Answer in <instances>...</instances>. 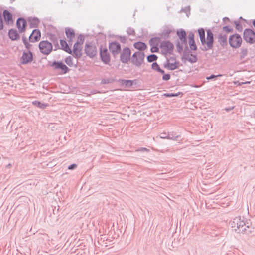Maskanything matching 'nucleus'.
Instances as JSON below:
<instances>
[{
    "label": "nucleus",
    "instance_id": "1",
    "mask_svg": "<svg viewBox=\"0 0 255 255\" xmlns=\"http://www.w3.org/2000/svg\"><path fill=\"white\" fill-rule=\"evenodd\" d=\"M200 40L202 44V49L204 51H207L212 49L214 42V35L210 29L207 30V39L205 38V32L203 28L198 30Z\"/></svg>",
    "mask_w": 255,
    "mask_h": 255
},
{
    "label": "nucleus",
    "instance_id": "11",
    "mask_svg": "<svg viewBox=\"0 0 255 255\" xmlns=\"http://www.w3.org/2000/svg\"><path fill=\"white\" fill-rule=\"evenodd\" d=\"M109 48L112 54L117 55L121 50V46L118 42H112L109 44Z\"/></svg>",
    "mask_w": 255,
    "mask_h": 255
},
{
    "label": "nucleus",
    "instance_id": "52",
    "mask_svg": "<svg viewBox=\"0 0 255 255\" xmlns=\"http://www.w3.org/2000/svg\"><path fill=\"white\" fill-rule=\"evenodd\" d=\"M140 151H149V149H148L146 148H141L140 149Z\"/></svg>",
    "mask_w": 255,
    "mask_h": 255
},
{
    "label": "nucleus",
    "instance_id": "60",
    "mask_svg": "<svg viewBox=\"0 0 255 255\" xmlns=\"http://www.w3.org/2000/svg\"><path fill=\"white\" fill-rule=\"evenodd\" d=\"M196 145H194V143H192V146H195Z\"/></svg>",
    "mask_w": 255,
    "mask_h": 255
},
{
    "label": "nucleus",
    "instance_id": "42",
    "mask_svg": "<svg viewBox=\"0 0 255 255\" xmlns=\"http://www.w3.org/2000/svg\"><path fill=\"white\" fill-rule=\"evenodd\" d=\"M72 58L71 56H69L65 59V61L67 64H70L72 62Z\"/></svg>",
    "mask_w": 255,
    "mask_h": 255
},
{
    "label": "nucleus",
    "instance_id": "26",
    "mask_svg": "<svg viewBox=\"0 0 255 255\" xmlns=\"http://www.w3.org/2000/svg\"><path fill=\"white\" fill-rule=\"evenodd\" d=\"M194 100H192V105H193L194 108L196 109V113H194L193 112L195 111V109L192 107V115H197L198 114H200L202 113L201 112V108L200 106L198 107V105H196V102L193 103Z\"/></svg>",
    "mask_w": 255,
    "mask_h": 255
},
{
    "label": "nucleus",
    "instance_id": "15",
    "mask_svg": "<svg viewBox=\"0 0 255 255\" xmlns=\"http://www.w3.org/2000/svg\"><path fill=\"white\" fill-rule=\"evenodd\" d=\"M41 37V33L39 30H34L29 37L30 41L34 42L37 41Z\"/></svg>",
    "mask_w": 255,
    "mask_h": 255
},
{
    "label": "nucleus",
    "instance_id": "53",
    "mask_svg": "<svg viewBox=\"0 0 255 255\" xmlns=\"http://www.w3.org/2000/svg\"><path fill=\"white\" fill-rule=\"evenodd\" d=\"M167 136V135H166V133H161V134H160V137L161 138H161V137H162V136Z\"/></svg>",
    "mask_w": 255,
    "mask_h": 255
},
{
    "label": "nucleus",
    "instance_id": "37",
    "mask_svg": "<svg viewBox=\"0 0 255 255\" xmlns=\"http://www.w3.org/2000/svg\"><path fill=\"white\" fill-rule=\"evenodd\" d=\"M224 31L229 33L233 31V28L230 26H225L223 27Z\"/></svg>",
    "mask_w": 255,
    "mask_h": 255
},
{
    "label": "nucleus",
    "instance_id": "22",
    "mask_svg": "<svg viewBox=\"0 0 255 255\" xmlns=\"http://www.w3.org/2000/svg\"><path fill=\"white\" fill-rule=\"evenodd\" d=\"M65 32L67 38L70 40H71L75 37V32L73 29L69 28H66Z\"/></svg>",
    "mask_w": 255,
    "mask_h": 255
},
{
    "label": "nucleus",
    "instance_id": "33",
    "mask_svg": "<svg viewBox=\"0 0 255 255\" xmlns=\"http://www.w3.org/2000/svg\"><path fill=\"white\" fill-rule=\"evenodd\" d=\"M237 222H238L237 218L235 217L232 222H230L231 227L233 228H234L235 229H237Z\"/></svg>",
    "mask_w": 255,
    "mask_h": 255
},
{
    "label": "nucleus",
    "instance_id": "35",
    "mask_svg": "<svg viewBox=\"0 0 255 255\" xmlns=\"http://www.w3.org/2000/svg\"><path fill=\"white\" fill-rule=\"evenodd\" d=\"M157 59V57L154 55H150L147 57V60L149 62H152L156 61Z\"/></svg>",
    "mask_w": 255,
    "mask_h": 255
},
{
    "label": "nucleus",
    "instance_id": "49",
    "mask_svg": "<svg viewBox=\"0 0 255 255\" xmlns=\"http://www.w3.org/2000/svg\"><path fill=\"white\" fill-rule=\"evenodd\" d=\"M197 58L196 55L192 54V63H195L196 62Z\"/></svg>",
    "mask_w": 255,
    "mask_h": 255
},
{
    "label": "nucleus",
    "instance_id": "16",
    "mask_svg": "<svg viewBox=\"0 0 255 255\" xmlns=\"http://www.w3.org/2000/svg\"><path fill=\"white\" fill-rule=\"evenodd\" d=\"M16 25L19 31L22 32L25 30L26 22L24 19L19 18L17 21Z\"/></svg>",
    "mask_w": 255,
    "mask_h": 255
},
{
    "label": "nucleus",
    "instance_id": "28",
    "mask_svg": "<svg viewBox=\"0 0 255 255\" xmlns=\"http://www.w3.org/2000/svg\"><path fill=\"white\" fill-rule=\"evenodd\" d=\"M248 53V50L247 48H245L243 47L241 49V51L240 53V58L241 59H243L245 58L246 56H247Z\"/></svg>",
    "mask_w": 255,
    "mask_h": 255
},
{
    "label": "nucleus",
    "instance_id": "30",
    "mask_svg": "<svg viewBox=\"0 0 255 255\" xmlns=\"http://www.w3.org/2000/svg\"><path fill=\"white\" fill-rule=\"evenodd\" d=\"M115 81V79L113 78H104L102 79L101 84H111L113 83Z\"/></svg>",
    "mask_w": 255,
    "mask_h": 255
},
{
    "label": "nucleus",
    "instance_id": "45",
    "mask_svg": "<svg viewBox=\"0 0 255 255\" xmlns=\"http://www.w3.org/2000/svg\"><path fill=\"white\" fill-rule=\"evenodd\" d=\"M233 83H234V85H237L238 86L242 85H243V83H243V82H240L238 80L234 81L233 82Z\"/></svg>",
    "mask_w": 255,
    "mask_h": 255
},
{
    "label": "nucleus",
    "instance_id": "13",
    "mask_svg": "<svg viewBox=\"0 0 255 255\" xmlns=\"http://www.w3.org/2000/svg\"><path fill=\"white\" fill-rule=\"evenodd\" d=\"M100 55L103 62L106 63L110 62V55L106 48L101 49Z\"/></svg>",
    "mask_w": 255,
    "mask_h": 255
},
{
    "label": "nucleus",
    "instance_id": "7",
    "mask_svg": "<svg viewBox=\"0 0 255 255\" xmlns=\"http://www.w3.org/2000/svg\"><path fill=\"white\" fill-rule=\"evenodd\" d=\"M160 48L163 54H171L173 50L174 46L170 42L163 41L161 44Z\"/></svg>",
    "mask_w": 255,
    "mask_h": 255
},
{
    "label": "nucleus",
    "instance_id": "46",
    "mask_svg": "<svg viewBox=\"0 0 255 255\" xmlns=\"http://www.w3.org/2000/svg\"><path fill=\"white\" fill-rule=\"evenodd\" d=\"M151 51L152 52H157L158 51V48L157 46H152Z\"/></svg>",
    "mask_w": 255,
    "mask_h": 255
},
{
    "label": "nucleus",
    "instance_id": "14",
    "mask_svg": "<svg viewBox=\"0 0 255 255\" xmlns=\"http://www.w3.org/2000/svg\"><path fill=\"white\" fill-rule=\"evenodd\" d=\"M85 52L88 55L92 57L96 54L97 50L95 46L87 45L85 47Z\"/></svg>",
    "mask_w": 255,
    "mask_h": 255
},
{
    "label": "nucleus",
    "instance_id": "29",
    "mask_svg": "<svg viewBox=\"0 0 255 255\" xmlns=\"http://www.w3.org/2000/svg\"><path fill=\"white\" fill-rule=\"evenodd\" d=\"M223 76L222 74H219L218 75H214V74H211L210 76H207L206 77V79L209 81V80H212V81H215L218 77H220Z\"/></svg>",
    "mask_w": 255,
    "mask_h": 255
},
{
    "label": "nucleus",
    "instance_id": "51",
    "mask_svg": "<svg viewBox=\"0 0 255 255\" xmlns=\"http://www.w3.org/2000/svg\"><path fill=\"white\" fill-rule=\"evenodd\" d=\"M180 94H182V93L181 92H177V93H173V97H177L178 96H179Z\"/></svg>",
    "mask_w": 255,
    "mask_h": 255
},
{
    "label": "nucleus",
    "instance_id": "34",
    "mask_svg": "<svg viewBox=\"0 0 255 255\" xmlns=\"http://www.w3.org/2000/svg\"><path fill=\"white\" fill-rule=\"evenodd\" d=\"M234 23L235 24L236 29L239 32L242 31L243 28L241 24L238 21H235Z\"/></svg>",
    "mask_w": 255,
    "mask_h": 255
},
{
    "label": "nucleus",
    "instance_id": "36",
    "mask_svg": "<svg viewBox=\"0 0 255 255\" xmlns=\"http://www.w3.org/2000/svg\"><path fill=\"white\" fill-rule=\"evenodd\" d=\"M125 83V87L126 88H129L131 87L133 83V81L131 80H126Z\"/></svg>",
    "mask_w": 255,
    "mask_h": 255
},
{
    "label": "nucleus",
    "instance_id": "18",
    "mask_svg": "<svg viewBox=\"0 0 255 255\" xmlns=\"http://www.w3.org/2000/svg\"><path fill=\"white\" fill-rule=\"evenodd\" d=\"M218 42L222 45H227V36L226 34H220L218 36Z\"/></svg>",
    "mask_w": 255,
    "mask_h": 255
},
{
    "label": "nucleus",
    "instance_id": "43",
    "mask_svg": "<svg viewBox=\"0 0 255 255\" xmlns=\"http://www.w3.org/2000/svg\"><path fill=\"white\" fill-rule=\"evenodd\" d=\"M77 165L76 164H72L68 167V169L69 170H73L75 169Z\"/></svg>",
    "mask_w": 255,
    "mask_h": 255
},
{
    "label": "nucleus",
    "instance_id": "25",
    "mask_svg": "<svg viewBox=\"0 0 255 255\" xmlns=\"http://www.w3.org/2000/svg\"><path fill=\"white\" fill-rule=\"evenodd\" d=\"M134 47L138 50H143L146 48L147 46L144 43L138 42L134 44Z\"/></svg>",
    "mask_w": 255,
    "mask_h": 255
},
{
    "label": "nucleus",
    "instance_id": "40",
    "mask_svg": "<svg viewBox=\"0 0 255 255\" xmlns=\"http://www.w3.org/2000/svg\"><path fill=\"white\" fill-rule=\"evenodd\" d=\"M197 49L196 43L194 39V35L192 34V50H195Z\"/></svg>",
    "mask_w": 255,
    "mask_h": 255
},
{
    "label": "nucleus",
    "instance_id": "12",
    "mask_svg": "<svg viewBox=\"0 0 255 255\" xmlns=\"http://www.w3.org/2000/svg\"><path fill=\"white\" fill-rule=\"evenodd\" d=\"M32 60L33 56L31 52L26 51L23 52L21 57V60L23 63H31Z\"/></svg>",
    "mask_w": 255,
    "mask_h": 255
},
{
    "label": "nucleus",
    "instance_id": "21",
    "mask_svg": "<svg viewBox=\"0 0 255 255\" xmlns=\"http://www.w3.org/2000/svg\"><path fill=\"white\" fill-rule=\"evenodd\" d=\"M161 138L162 139H172L177 141L178 140L179 135H177L175 133L171 132L168 133L167 136H162Z\"/></svg>",
    "mask_w": 255,
    "mask_h": 255
},
{
    "label": "nucleus",
    "instance_id": "8",
    "mask_svg": "<svg viewBox=\"0 0 255 255\" xmlns=\"http://www.w3.org/2000/svg\"><path fill=\"white\" fill-rule=\"evenodd\" d=\"M83 43V40L82 38H79L77 42L74 45L73 51L77 56L81 55L82 45Z\"/></svg>",
    "mask_w": 255,
    "mask_h": 255
},
{
    "label": "nucleus",
    "instance_id": "47",
    "mask_svg": "<svg viewBox=\"0 0 255 255\" xmlns=\"http://www.w3.org/2000/svg\"><path fill=\"white\" fill-rule=\"evenodd\" d=\"M164 96L166 97H173V93H164Z\"/></svg>",
    "mask_w": 255,
    "mask_h": 255
},
{
    "label": "nucleus",
    "instance_id": "54",
    "mask_svg": "<svg viewBox=\"0 0 255 255\" xmlns=\"http://www.w3.org/2000/svg\"><path fill=\"white\" fill-rule=\"evenodd\" d=\"M201 85H198L196 84H192V87H196V88L199 87Z\"/></svg>",
    "mask_w": 255,
    "mask_h": 255
},
{
    "label": "nucleus",
    "instance_id": "20",
    "mask_svg": "<svg viewBox=\"0 0 255 255\" xmlns=\"http://www.w3.org/2000/svg\"><path fill=\"white\" fill-rule=\"evenodd\" d=\"M32 104L41 109H44L48 106V104L47 103H41L40 101L36 100L32 101Z\"/></svg>",
    "mask_w": 255,
    "mask_h": 255
},
{
    "label": "nucleus",
    "instance_id": "59",
    "mask_svg": "<svg viewBox=\"0 0 255 255\" xmlns=\"http://www.w3.org/2000/svg\"><path fill=\"white\" fill-rule=\"evenodd\" d=\"M153 40L157 41V40H158V39H157V38H155L154 39H152V41H153Z\"/></svg>",
    "mask_w": 255,
    "mask_h": 255
},
{
    "label": "nucleus",
    "instance_id": "9",
    "mask_svg": "<svg viewBox=\"0 0 255 255\" xmlns=\"http://www.w3.org/2000/svg\"><path fill=\"white\" fill-rule=\"evenodd\" d=\"M130 55L131 52L129 48H124L121 55V61L123 63H127L129 60Z\"/></svg>",
    "mask_w": 255,
    "mask_h": 255
},
{
    "label": "nucleus",
    "instance_id": "31",
    "mask_svg": "<svg viewBox=\"0 0 255 255\" xmlns=\"http://www.w3.org/2000/svg\"><path fill=\"white\" fill-rule=\"evenodd\" d=\"M180 65H164V68L168 70H173L178 68Z\"/></svg>",
    "mask_w": 255,
    "mask_h": 255
},
{
    "label": "nucleus",
    "instance_id": "5",
    "mask_svg": "<svg viewBox=\"0 0 255 255\" xmlns=\"http://www.w3.org/2000/svg\"><path fill=\"white\" fill-rule=\"evenodd\" d=\"M39 47L41 53L47 55L52 49V45L47 41H42L39 43Z\"/></svg>",
    "mask_w": 255,
    "mask_h": 255
},
{
    "label": "nucleus",
    "instance_id": "58",
    "mask_svg": "<svg viewBox=\"0 0 255 255\" xmlns=\"http://www.w3.org/2000/svg\"><path fill=\"white\" fill-rule=\"evenodd\" d=\"M68 65V66H72L73 65L69 64V65ZM74 65V66H75V67H77V65Z\"/></svg>",
    "mask_w": 255,
    "mask_h": 255
},
{
    "label": "nucleus",
    "instance_id": "23",
    "mask_svg": "<svg viewBox=\"0 0 255 255\" xmlns=\"http://www.w3.org/2000/svg\"><path fill=\"white\" fill-rule=\"evenodd\" d=\"M8 35L9 38L12 40H15L19 38V35L16 30L11 29L9 31Z\"/></svg>",
    "mask_w": 255,
    "mask_h": 255
},
{
    "label": "nucleus",
    "instance_id": "48",
    "mask_svg": "<svg viewBox=\"0 0 255 255\" xmlns=\"http://www.w3.org/2000/svg\"><path fill=\"white\" fill-rule=\"evenodd\" d=\"M126 80H125V79H119L118 81L120 82V83L121 84V85H125V82L124 81H125Z\"/></svg>",
    "mask_w": 255,
    "mask_h": 255
},
{
    "label": "nucleus",
    "instance_id": "10",
    "mask_svg": "<svg viewBox=\"0 0 255 255\" xmlns=\"http://www.w3.org/2000/svg\"><path fill=\"white\" fill-rule=\"evenodd\" d=\"M246 225L242 229L241 231H238V233H242L243 234L249 235L254 232V227L252 226L251 223L246 222Z\"/></svg>",
    "mask_w": 255,
    "mask_h": 255
},
{
    "label": "nucleus",
    "instance_id": "27",
    "mask_svg": "<svg viewBox=\"0 0 255 255\" xmlns=\"http://www.w3.org/2000/svg\"><path fill=\"white\" fill-rule=\"evenodd\" d=\"M195 124V125L196 126V128H197V129H193L194 127L192 125V134L195 133V134L197 135V134H200L201 132L203 133V131H201L200 130V128H202V126L200 127V126H199L198 125L195 124L194 121H192V124Z\"/></svg>",
    "mask_w": 255,
    "mask_h": 255
},
{
    "label": "nucleus",
    "instance_id": "38",
    "mask_svg": "<svg viewBox=\"0 0 255 255\" xmlns=\"http://www.w3.org/2000/svg\"><path fill=\"white\" fill-rule=\"evenodd\" d=\"M170 75L169 74H164L162 75V79L164 81H168L170 79Z\"/></svg>",
    "mask_w": 255,
    "mask_h": 255
},
{
    "label": "nucleus",
    "instance_id": "24",
    "mask_svg": "<svg viewBox=\"0 0 255 255\" xmlns=\"http://www.w3.org/2000/svg\"><path fill=\"white\" fill-rule=\"evenodd\" d=\"M60 45L61 48L65 51L70 53L71 52L70 47H69L67 42L63 40H61L60 41Z\"/></svg>",
    "mask_w": 255,
    "mask_h": 255
},
{
    "label": "nucleus",
    "instance_id": "6",
    "mask_svg": "<svg viewBox=\"0 0 255 255\" xmlns=\"http://www.w3.org/2000/svg\"><path fill=\"white\" fill-rule=\"evenodd\" d=\"M53 68L54 72L57 75H62L67 73L69 69L66 65H49Z\"/></svg>",
    "mask_w": 255,
    "mask_h": 255
},
{
    "label": "nucleus",
    "instance_id": "57",
    "mask_svg": "<svg viewBox=\"0 0 255 255\" xmlns=\"http://www.w3.org/2000/svg\"><path fill=\"white\" fill-rule=\"evenodd\" d=\"M193 139H195V140L196 141H201V140H202V139H196V138H192V140H193Z\"/></svg>",
    "mask_w": 255,
    "mask_h": 255
},
{
    "label": "nucleus",
    "instance_id": "2",
    "mask_svg": "<svg viewBox=\"0 0 255 255\" xmlns=\"http://www.w3.org/2000/svg\"><path fill=\"white\" fill-rule=\"evenodd\" d=\"M141 65H118V69L121 70L122 74H130L136 76L140 74L142 70Z\"/></svg>",
    "mask_w": 255,
    "mask_h": 255
},
{
    "label": "nucleus",
    "instance_id": "41",
    "mask_svg": "<svg viewBox=\"0 0 255 255\" xmlns=\"http://www.w3.org/2000/svg\"><path fill=\"white\" fill-rule=\"evenodd\" d=\"M138 56L139 57L141 58V59H143L144 58V55L143 54H141L140 53H135L133 54V56Z\"/></svg>",
    "mask_w": 255,
    "mask_h": 255
},
{
    "label": "nucleus",
    "instance_id": "39",
    "mask_svg": "<svg viewBox=\"0 0 255 255\" xmlns=\"http://www.w3.org/2000/svg\"><path fill=\"white\" fill-rule=\"evenodd\" d=\"M151 66L153 70L157 71V72H159L161 69L159 67V65H151Z\"/></svg>",
    "mask_w": 255,
    "mask_h": 255
},
{
    "label": "nucleus",
    "instance_id": "50",
    "mask_svg": "<svg viewBox=\"0 0 255 255\" xmlns=\"http://www.w3.org/2000/svg\"><path fill=\"white\" fill-rule=\"evenodd\" d=\"M223 21L225 23H226L227 21H230V19L228 17H225L223 18Z\"/></svg>",
    "mask_w": 255,
    "mask_h": 255
},
{
    "label": "nucleus",
    "instance_id": "61",
    "mask_svg": "<svg viewBox=\"0 0 255 255\" xmlns=\"http://www.w3.org/2000/svg\"><path fill=\"white\" fill-rule=\"evenodd\" d=\"M192 97H194V93L192 92Z\"/></svg>",
    "mask_w": 255,
    "mask_h": 255
},
{
    "label": "nucleus",
    "instance_id": "17",
    "mask_svg": "<svg viewBox=\"0 0 255 255\" xmlns=\"http://www.w3.org/2000/svg\"><path fill=\"white\" fill-rule=\"evenodd\" d=\"M3 17L5 21L8 23H12L13 21L11 14L7 10H4L3 12Z\"/></svg>",
    "mask_w": 255,
    "mask_h": 255
},
{
    "label": "nucleus",
    "instance_id": "32",
    "mask_svg": "<svg viewBox=\"0 0 255 255\" xmlns=\"http://www.w3.org/2000/svg\"><path fill=\"white\" fill-rule=\"evenodd\" d=\"M177 34L181 40L185 41L186 37V33L183 30L177 32Z\"/></svg>",
    "mask_w": 255,
    "mask_h": 255
},
{
    "label": "nucleus",
    "instance_id": "19",
    "mask_svg": "<svg viewBox=\"0 0 255 255\" xmlns=\"http://www.w3.org/2000/svg\"><path fill=\"white\" fill-rule=\"evenodd\" d=\"M236 218H237L238 221L239 222H237V229H235L234 230L236 232L238 233V231H241L242 229H243V227L246 225V222H245L243 220H242L240 216L236 217Z\"/></svg>",
    "mask_w": 255,
    "mask_h": 255
},
{
    "label": "nucleus",
    "instance_id": "55",
    "mask_svg": "<svg viewBox=\"0 0 255 255\" xmlns=\"http://www.w3.org/2000/svg\"><path fill=\"white\" fill-rule=\"evenodd\" d=\"M251 82V81H245V82H243V84H250Z\"/></svg>",
    "mask_w": 255,
    "mask_h": 255
},
{
    "label": "nucleus",
    "instance_id": "56",
    "mask_svg": "<svg viewBox=\"0 0 255 255\" xmlns=\"http://www.w3.org/2000/svg\"><path fill=\"white\" fill-rule=\"evenodd\" d=\"M159 72L161 73L162 75L165 74L164 70H163L162 69H161V70Z\"/></svg>",
    "mask_w": 255,
    "mask_h": 255
},
{
    "label": "nucleus",
    "instance_id": "3",
    "mask_svg": "<svg viewBox=\"0 0 255 255\" xmlns=\"http://www.w3.org/2000/svg\"><path fill=\"white\" fill-rule=\"evenodd\" d=\"M243 39L245 41L250 44L255 43V32L251 29H245L243 33Z\"/></svg>",
    "mask_w": 255,
    "mask_h": 255
},
{
    "label": "nucleus",
    "instance_id": "4",
    "mask_svg": "<svg viewBox=\"0 0 255 255\" xmlns=\"http://www.w3.org/2000/svg\"><path fill=\"white\" fill-rule=\"evenodd\" d=\"M242 42L241 36L238 34H235L230 36L229 43L230 45L234 48H237L240 47Z\"/></svg>",
    "mask_w": 255,
    "mask_h": 255
},
{
    "label": "nucleus",
    "instance_id": "44",
    "mask_svg": "<svg viewBox=\"0 0 255 255\" xmlns=\"http://www.w3.org/2000/svg\"><path fill=\"white\" fill-rule=\"evenodd\" d=\"M234 108H235L234 106H229L228 107L225 108L224 110L226 111H227V112H230V111H232V110H233Z\"/></svg>",
    "mask_w": 255,
    "mask_h": 255
}]
</instances>
